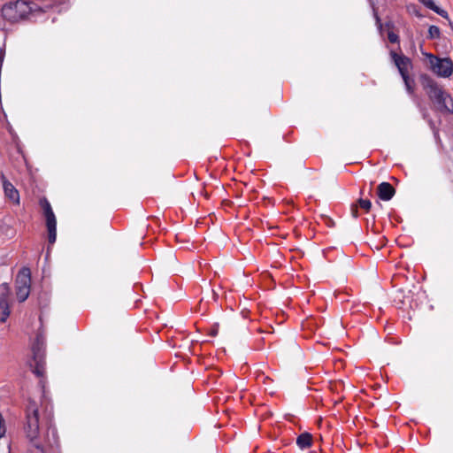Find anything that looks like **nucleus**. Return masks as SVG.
I'll list each match as a JSON object with an SVG mask.
<instances>
[{"label":"nucleus","instance_id":"f257e3e1","mask_svg":"<svg viewBox=\"0 0 453 453\" xmlns=\"http://www.w3.org/2000/svg\"><path fill=\"white\" fill-rule=\"evenodd\" d=\"M45 12L43 8L38 6L34 2L25 0L7 3L3 5L1 10L3 18L11 23L35 17L39 13Z\"/></svg>","mask_w":453,"mask_h":453},{"label":"nucleus","instance_id":"f03ea898","mask_svg":"<svg viewBox=\"0 0 453 453\" xmlns=\"http://www.w3.org/2000/svg\"><path fill=\"white\" fill-rule=\"evenodd\" d=\"M25 412L24 430L30 441L27 453H45L42 446L35 441L39 435V407L37 403L29 400Z\"/></svg>","mask_w":453,"mask_h":453},{"label":"nucleus","instance_id":"7ed1b4c3","mask_svg":"<svg viewBox=\"0 0 453 453\" xmlns=\"http://www.w3.org/2000/svg\"><path fill=\"white\" fill-rule=\"evenodd\" d=\"M15 285L18 300L20 303L26 301L30 294L31 288V272L29 268L24 267L19 272Z\"/></svg>","mask_w":453,"mask_h":453},{"label":"nucleus","instance_id":"20e7f679","mask_svg":"<svg viewBox=\"0 0 453 453\" xmlns=\"http://www.w3.org/2000/svg\"><path fill=\"white\" fill-rule=\"evenodd\" d=\"M429 59L431 70L440 77L448 78L453 73V62L449 58H440L431 53H425Z\"/></svg>","mask_w":453,"mask_h":453},{"label":"nucleus","instance_id":"39448f33","mask_svg":"<svg viewBox=\"0 0 453 453\" xmlns=\"http://www.w3.org/2000/svg\"><path fill=\"white\" fill-rule=\"evenodd\" d=\"M11 288L7 283L0 285V323H5L11 314Z\"/></svg>","mask_w":453,"mask_h":453},{"label":"nucleus","instance_id":"423d86ee","mask_svg":"<svg viewBox=\"0 0 453 453\" xmlns=\"http://www.w3.org/2000/svg\"><path fill=\"white\" fill-rule=\"evenodd\" d=\"M43 213L46 219V226L49 234V242L53 244L57 238V219L50 203L47 200L42 202Z\"/></svg>","mask_w":453,"mask_h":453},{"label":"nucleus","instance_id":"0eeeda50","mask_svg":"<svg viewBox=\"0 0 453 453\" xmlns=\"http://www.w3.org/2000/svg\"><path fill=\"white\" fill-rule=\"evenodd\" d=\"M390 57L397 67L402 78L409 74V70L412 68L411 58L404 55H399L395 51L390 52Z\"/></svg>","mask_w":453,"mask_h":453},{"label":"nucleus","instance_id":"6e6552de","mask_svg":"<svg viewBox=\"0 0 453 453\" xmlns=\"http://www.w3.org/2000/svg\"><path fill=\"white\" fill-rule=\"evenodd\" d=\"M423 86L431 100L435 102L445 93L438 84L429 77L423 78Z\"/></svg>","mask_w":453,"mask_h":453},{"label":"nucleus","instance_id":"1a4fd4ad","mask_svg":"<svg viewBox=\"0 0 453 453\" xmlns=\"http://www.w3.org/2000/svg\"><path fill=\"white\" fill-rule=\"evenodd\" d=\"M423 86L431 100L435 102L445 93L438 84L429 77L423 78Z\"/></svg>","mask_w":453,"mask_h":453},{"label":"nucleus","instance_id":"9d476101","mask_svg":"<svg viewBox=\"0 0 453 453\" xmlns=\"http://www.w3.org/2000/svg\"><path fill=\"white\" fill-rule=\"evenodd\" d=\"M285 345L288 350L289 362H295L297 357H301V351L299 349L298 344L296 342L294 334H291L288 336Z\"/></svg>","mask_w":453,"mask_h":453},{"label":"nucleus","instance_id":"9b49d317","mask_svg":"<svg viewBox=\"0 0 453 453\" xmlns=\"http://www.w3.org/2000/svg\"><path fill=\"white\" fill-rule=\"evenodd\" d=\"M3 187L5 196L14 204H19V194L16 188L3 175Z\"/></svg>","mask_w":453,"mask_h":453},{"label":"nucleus","instance_id":"f8f14e48","mask_svg":"<svg viewBox=\"0 0 453 453\" xmlns=\"http://www.w3.org/2000/svg\"><path fill=\"white\" fill-rule=\"evenodd\" d=\"M437 109L442 112L453 113V99L446 93L434 102Z\"/></svg>","mask_w":453,"mask_h":453},{"label":"nucleus","instance_id":"ddd939ff","mask_svg":"<svg viewBox=\"0 0 453 453\" xmlns=\"http://www.w3.org/2000/svg\"><path fill=\"white\" fill-rule=\"evenodd\" d=\"M379 197L383 201L390 200L395 194V189L388 182H381L377 188Z\"/></svg>","mask_w":453,"mask_h":453},{"label":"nucleus","instance_id":"4468645a","mask_svg":"<svg viewBox=\"0 0 453 453\" xmlns=\"http://www.w3.org/2000/svg\"><path fill=\"white\" fill-rule=\"evenodd\" d=\"M35 361H42L44 357V340L41 334H38L35 342L32 347Z\"/></svg>","mask_w":453,"mask_h":453},{"label":"nucleus","instance_id":"2eb2a0df","mask_svg":"<svg viewBox=\"0 0 453 453\" xmlns=\"http://www.w3.org/2000/svg\"><path fill=\"white\" fill-rule=\"evenodd\" d=\"M312 437L309 433L301 434L296 439V444L301 449H307L311 446Z\"/></svg>","mask_w":453,"mask_h":453},{"label":"nucleus","instance_id":"dca6fc26","mask_svg":"<svg viewBox=\"0 0 453 453\" xmlns=\"http://www.w3.org/2000/svg\"><path fill=\"white\" fill-rule=\"evenodd\" d=\"M426 7L429 8L430 10H433L434 12H436L438 15L441 16L442 18L448 19V13L446 11L441 9L438 7L433 0H419Z\"/></svg>","mask_w":453,"mask_h":453},{"label":"nucleus","instance_id":"f3484780","mask_svg":"<svg viewBox=\"0 0 453 453\" xmlns=\"http://www.w3.org/2000/svg\"><path fill=\"white\" fill-rule=\"evenodd\" d=\"M368 1H369L370 5H371V7L372 9V13H373V17H374L375 21H376L377 27H378V29L381 30L382 23H381V19H380V16L378 15L375 0H368Z\"/></svg>","mask_w":453,"mask_h":453},{"label":"nucleus","instance_id":"a211bd4d","mask_svg":"<svg viewBox=\"0 0 453 453\" xmlns=\"http://www.w3.org/2000/svg\"><path fill=\"white\" fill-rule=\"evenodd\" d=\"M441 35L440 28L436 26H430L428 28V38L429 39H436L439 38Z\"/></svg>","mask_w":453,"mask_h":453},{"label":"nucleus","instance_id":"6ab92c4d","mask_svg":"<svg viewBox=\"0 0 453 453\" xmlns=\"http://www.w3.org/2000/svg\"><path fill=\"white\" fill-rule=\"evenodd\" d=\"M6 434V425L4 416L0 413V439L4 438Z\"/></svg>","mask_w":453,"mask_h":453},{"label":"nucleus","instance_id":"aec40b11","mask_svg":"<svg viewBox=\"0 0 453 453\" xmlns=\"http://www.w3.org/2000/svg\"><path fill=\"white\" fill-rule=\"evenodd\" d=\"M358 204L362 209L365 210L366 211H368L372 206L370 200L362 198L358 200Z\"/></svg>","mask_w":453,"mask_h":453},{"label":"nucleus","instance_id":"412c9836","mask_svg":"<svg viewBox=\"0 0 453 453\" xmlns=\"http://www.w3.org/2000/svg\"><path fill=\"white\" fill-rule=\"evenodd\" d=\"M388 41L392 43H395V42H399V36L396 34H395L393 31L388 32Z\"/></svg>","mask_w":453,"mask_h":453},{"label":"nucleus","instance_id":"4be33fe9","mask_svg":"<svg viewBox=\"0 0 453 453\" xmlns=\"http://www.w3.org/2000/svg\"><path fill=\"white\" fill-rule=\"evenodd\" d=\"M383 28H386L388 30V32L393 31V29L395 28V24L392 20H388L385 24H382L381 29H383ZM379 30L380 33L382 32V30H380V29H379Z\"/></svg>","mask_w":453,"mask_h":453},{"label":"nucleus","instance_id":"5701e85b","mask_svg":"<svg viewBox=\"0 0 453 453\" xmlns=\"http://www.w3.org/2000/svg\"><path fill=\"white\" fill-rule=\"evenodd\" d=\"M219 333V324H214L210 329H209V335L211 337H215Z\"/></svg>","mask_w":453,"mask_h":453},{"label":"nucleus","instance_id":"b1692460","mask_svg":"<svg viewBox=\"0 0 453 453\" xmlns=\"http://www.w3.org/2000/svg\"><path fill=\"white\" fill-rule=\"evenodd\" d=\"M404 84L407 88L408 91H411V83H413V81L410 78L409 74L405 76V78H403Z\"/></svg>","mask_w":453,"mask_h":453},{"label":"nucleus","instance_id":"393cba45","mask_svg":"<svg viewBox=\"0 0 453 453\" xmlns=\"http://www.w3.org/2000/svg\"><path fill=\"white\" fill-rule=\"evenodd\" d=\"M35 362H36V364H37V367L35 368V372L38 376H42V371H41V367H40V366H41V363L42 362V361L37 360V361H35Z\"/></svg>","mask_w":453,"mask_h":453},{"label":"nucleus","instance_id":"a878e982","mask_svg":"<svg viewBox=\"0 0 453 453\" xmlns=\"http://www.w3.org/2000/svg\"><path fill=\"white\" fill-rule=\"evenodd\" d=\"M0 56L4 57V50L0 47Z\"/></svg>","mask_w":453,"mask_h":453},{"label":"nucleus","instance_id":"bb28decb","mask_svg":"<svg viewBox=\"0 0 453 453\" xmlns=\"http://www.w3.org/2000/svg\"><path fill=\"white\" fill-rule=\"evenodd\" d=\"M352 211H353L354 216L357 217V209L354 208Z\"/></svg>","mask_w":453,"mask_h":453}]
</instances>
